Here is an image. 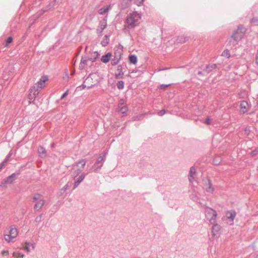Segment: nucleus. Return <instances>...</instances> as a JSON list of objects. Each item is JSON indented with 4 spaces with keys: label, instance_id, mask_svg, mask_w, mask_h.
Returning <instances> with one entry per match:
<instances>
[{
    "label": "nucleus",
    "instance_id": "f257e3e1",
    "mask_svg": "<svg viewBox=\"0 0 258 258\" xmlns=\"http://www.w3.org/2000/svg\"><path fill=\"white\" fill-rule=\"evenodd\" d=\"M141 15L137 11L130 13L126 19V27L128 29H133L140 23Z\"/></svg>",
    "mask_w": 258,
    "mask_h": 258
},
{
    "label": "nucleus",
    "instance_id": "f03ea898",
    "mask_svg": "<svg viewBox=\"0 0 258 258\" xmlns=\"http://www.w3.org/2000/svg\"><path fill=\"white\" fill-rule=\"evenodd\" d=\"M86 163V161L85 159H81L72 165V169L70 170V174L74 180H76V178L81 173L84 169Z\"/></svg>",
    "mask_w": 258,
    "mask_h": 258
},
{
    "label": "nucleus",
    "instance_id": "7ed1b4c3",
    "mask_svg": "<svg viewBox=\"0 0 258 258\" xmlns=\"http://www.w3.org/2000/svg\"><path fill=\"white\" fill-rule=\"evenodd\" d=\"M244 33V28L242 27H238V29L232 35L229 40V43H232L233 46L236 45L237 43V42L243 37Z\"/></svg>",
    "mask_w": 258,
    "mask_h": 258
},
{
    "label": "nucleus",
    "instance_id": "20e7f679",
    "mask_svg": "<svg viewBox=\"0 0 258 258\" xmlns=\"http://www.w3.org/2000/svg\"><path fill=\"white\" fill-rule=\"evenodd\" d=\"M205 216L210 223H215L216 222V218L217 216V212L214 209L206 207L205 210Z\"/></svg>",
    "mask_w": 258,
    "mask_h": 258
},
{
    "label": "nucleus",
    "instance_id": "39448f33",
    "mask_svg": "<svg viewBox=\"0 0 258 258\" xmlns=\"http://www.w3.org/2000/svg\"><path fill=\"white\" fill-rule=\"evenodd\" d=\"M9 234L5 235V239L8 242L13 241V239L18 235L17 229L15 228L11 227Z\"/></svg>",
    "mask_w": 258,
    "mask_h": 258
},
{
    "label": "nucleus",
    "instance_id": "423d86ee",
    "mask_svg": "<svg viewBox=\"0 0 258 258\" xmlns=\"http://www.w3.org/2000/svg\"><path fill=\"white\" fill-rule=\"evenodd\" d=\"M92 76L93 74H90L89 76L85 79L82 86L84 88H91L93 87L95 83L92 82Z\"/></svg>",
    "mask_w": 258,
    "mask_h": 258
},
{
    "label": "nucleus",
    "instance_id": "0eeeda50",
    "mask_svg": "<svg viewBox=\"0 0 258 258\" xmlns=\"http://www.w3.org/2000/svg\"><path fill=\"white\" fill-rule=\"evenodd\" d=\"M204 188L208 192L213 193L214 189L212 186L211 181L209 178L204 180Z\"/></svg>",
    "mask_w": 258,
    "mask_h": 258
},
{
    "label": "nucleus",
    "instance_id": "6e6552de",
    "mask_svg": "<svg viewBox=\"0 0 258 258\" xmlns=\"http://www.w3.org/2000/svg\"><path fill=\"white\" fill-rule=\"evenodd\" d=\"M47 80L48 78L47 76H42L37 83L34 85V89H35L36 87L41 89Z\"/></svg>",
    "mask_w": 258,
    "mask_h": 258
},
{
    "label": "nucleus",
    "instance_id": "1a4fd4ad",
    "mask_svg": "<svg viewBox=\"0 0 258 258\" xmlns=\"http://www.w3.org/2000/svg\"><path fill=\"white\" fill-rule=\"evenodd\" d=\"M236 213L234 211H229L226 213V217L229 220V224L232 225L235 217Z\"/></svg>",
    "mask_w": 258,
    "mask_h": 258
},
{
    "label": "nucleus",
    "instance_id": "9d476101",
    "mask_svg": "<svg viewBox=\"0 0 258 258\" xmlns=\"http://www.w3.org/2000/svg\"><path fill=\"white\" fill-rule=\"evenodd\" d=\"M87 173H81L78 177L76 178V180H75L74 185V189H75L80 184L81 182H82L84 179Z\"/></svg>",
    "mask_w": 258,
    "mask_h": 258
},
{
    "label": "nucleus",
    "instance_id": "9b49d317",
    "mask_svg": "<svg viewBox=\"0 0 258 258\" xmlns=\"http://www.w3.org/2000/svg\"><path fill=\"white\" fill-rule=\"evenodd\" d=\"M196 173V169L194 166H192L190 168L189 175H188V180L190 183H192L195 180V175Z\"/></svg>",
    "mask_w": 258,
    "mask_h": 258
},
{
    "label": "nucleus",
    "instance_id": "f8f14e48",
    "mask_svg": "<svg viewBox=\"0 0 258 258\" xmlns=\"http://www.w3.org/2000/svg\"><path fill=\"white\" fill-rule=\"evenodd\" d=\"M18 175H19V173H13L10 176L4 179V183L5 184H11L13 183L16 179V176Z\"/></svg>",
    "mask_w": 258,
    "mask_h": 258
},
{
    "label": "nucleus",
    "instance_id": "ddd939ff",
    "mask_svg": "<svg viewBox=\"0 0 258 258\" xmlns=\"http://www.w3.org/2000/svg\"><path fill=\"white\" fill-rule=\"evenodd\" d=\"M211 224L213 225L212 228V235L214 236H217L218 235L219 231H220L221 228L220 226L217 223V222H215V223Z\"/></svg>",
    "mask_w": 258,
    "mask_h": 258
},
{
    "label": "nucleus",
    "instance_id": "4468645a",
    "mask_svg": "<svg viewBox=\"0 0 258 258\" xmlns=\"http://www.w3.org/2000/svg\"><path fill=\"white\" fill-rule=\"evenodd\" d=\"M132 0H122L119 4V7L124 10L129 7L131 5Z\"/></svg>",
    "mask_w": 258,
    "mask_h": 258
},
{
    "label": "nucleus",
    "instance_id": "2eb2a0df",
    "mask_svg": "<svg viewBox=\"0 0 258 258\" xmlns=\"http://www.w3.org/2000/svg\"><path fill=\"white\" fill-rule=\"evenodd\" d=\"M249 105L246 101H242L240 102V111L243 113H245L248 108Z\"/></svg>",
    "mask_w": 258,
    "mask_h": 258
},
{
    "label": "nucleus",
    "instance_id": "dca6fc26",
    "mask_svg": "<svg viewBox=\"0 0 258 258\" xmlns=\"http://www.w3.org/2000/svg\"><path fill=\"white\" fill-rule=\"evenodd\" d=\"M116 72L115 74V77L116 79H119L123 78V73L122 71V67L121 65L117 66Z\"/></svg>",
    "mask_w": 258,
    "mask_h": 258
},
{
    "label": "nucleus",
    "instance_id": "f3484780",
    "mask_svg": "<svg viewBox=\"0 0 258 258\" xmlns=\"http://www.w3.org/2000/svg\"><path fill=\"white\" fill-rule=\"evenodd\" d=\"M38 153L41 158H43L47 156V151L42 146L38 147Z\"/></svg>",
    "mask_w": 258,
    "mask_h": 258
},
{
    "label": "nucleus",
    "instance_id": "a211bd4d",
    "mask_svg": "<svg viewBox=\"0 0 258 258\" xmlns=\"http://www.w3.org/2000/svg\"><path fill=\"white\" fill-rule=\"evenodd\" d=\"M45 203V200L42 198L39 201L37 202L34 207L35 210L39 211L43 207Z\"/></svg>",
    "mask_w": 258,
    "mask_h": 258
},
{
    "label": "nucleus",
    "instance_id": "6ab92c4d",
    "mask_svg": "<svg viewBox=\"0 0 258 258\" xmlns=\"http://www.w3.org/2000/svg\"><path fill=\"white\" fill-rule=\"evenodd\" d=\"M31 246L32 249L35 248L34 243L26 242L23 246V249L27 252H30V248Z\"/></svg>",
    "mask_w": 258,
    "mask_h": 258
},
{
    "label": "nucleus",
    "instance_id": "aec40b11",
    "mask_svg": "<svg viewBox=\"0 0 258 258\" xmlns=\"http://www.w3.org/2000/svg\"><path fill=\"white\" fill-rule=\"evenodd\" d=\"M110 6H106L103 7V8L100 9L98 11V13L100 15H103L106 13H107L109 10L111 9Z\"/></svg>",
    "mask_w": 258,
    "mask_h": 258
},
{
    "label": "nucleus",
    "instance_id": "412c9836",
    "mask_svg": "<svg viewBox=\"0 0 258 258\" xmlns=\"http://www.w3.org/2000/svg\"><path fill=\"white\" fill-rule=\"evenodd\" d=\"M217 64H210L208 66H207L205 70V71L207 73H210V72H211L213 70H215L217 68Z\"/></svg>",
    "mask_w": 258,
    "mask_h": 258
},
{
    "label": "nucleus",
    "instance_id": "4be33fe9",
    "mask_svg": "<svg viewBox=\"0 0 258 258\" xmlns=\"http://www.w3.org/2000/svg\"><path fill=\"white\" fill-rule=\"evenodd\" d=\"M112 56V54L111 53L108 52L106 54L103 55L101 57V61L104 63H107L109 60L110 59V58Z\"/></svg>",
    "mask_w": 258,
    "mask_h": 258
},
{
    "label": "nucleus",
    "instance_id": "5701e85b",
    "mask_svg": "<svg viewBox=\"0 0 258 258\" xmlns=\"http://www.w3.org/2000/svg\"><path fill=\"white\" fill-rule=\"evenodd\" d=\"M99 54L97 51H94L91 53V56L88 60H90L92 62L95 61L99 57Z\"/></svg>",
    "mask_w": 258,
    "mask_h": 258
},
{
    "label": "nucleus",
    "instance_id": "b1692460",
    "mask_svg": "<svg viewBox=\"0 0 258 258\" xmlns=\"http://www.w3.org/2000/svg\"><path fill=\"white\" fill-rule=\"evenodd\" d=\"M120 59V54H119L118 55H115L114 56V58L112 59L111 60V65L112 66L116 65L118 63Z\"/></svg>",
    "mask_w": 258,
    "mask_h": 258
},
{
    "label": "nucleus",
    "instance_id": "393cba45",
    "mask_svg": "<svg viewBox=\"0 0 258 258\" xmlns=\"http://www.w3.org/2000/svg\"><path fill=\"white\" fill-rule=\"evenodd\" d=\"M105 155L100 156L97 159L96 162L94 165V167L98 166V164L100 163L103 162L105 161Z\"/></svg>",
    "mask_w": 258,
    "mask_h": 258
},
{
    "label": "nucleus",
    "instance_id": "a878e982",
    "mask_svg": "<svg viewBox=\"0 0 258 258\" xmlns=\"http://www.w3.org/2000/svg\"><path fill=\"white\" fill-rule=\"evenodd\" d=\"M128 59H129L130 62L134 64H136L137 62V60H138L137 57L135 55H131L129 56Z\"/></svg>",
    "mask_w": 258,
    "mask_h": 258
},
{
    "label": "nucleus",
    "instance_id": "bb28decb",
    "mask_svg": "<svg viewBox=\"0 0 258 258\" xmlns=\"http://www.w3.org/2000/svg\"><path fill=\"white\" fill-rule=\"evenodd\" d=\"M109 42V39L107 35H105V36L103 38V39L101 41V44L103 46H106Z\"/></svg>",
    "mask_w": 258,
    "mask_h": 258
},
{
    "label": "nucleus",
    "instance_id": "cd10ccee",
    "mask_svg": "<svg viewBox=\"0 0 258 258\" xmlns=\"http://www.w3.org/2000/svg\"><path fill=\"white\" fill-rule=\"evenodd\" d=\"M42 196L38 194H35L33 197V202H37L42 199Z\"/></svg>",
    "mask_w": 258,
    "mask_h": 258
},
{
    "label": "nucleus",
    "instance_id": "c85d7f7f",
    "mask_svg": "<svg viewBox=\"0 0 258 258\" xmlns=\"http://www.w3.org/2000/svg\"><path fill=\"white\" fill-rule=\"evenodd\" d=\"M31 89H33V91L32 92L33 97L32 98H36L37 96L38 95L39 91H40V89L36 87L35 89H34V86Z\"/></svg>",
    "mask_w": 258,
    "mask_h": 258
},
{
    "label": "nucleus",
    "instance_id": "c756f323",
    "mask_svg": "<svg viewBox=\"0 0 258 258\" xmlns=\"http://www.w3.org/2000/svg\"><path fill=\"white\" fill-rule=\"evenodd\" d=\"M87 59H84L83 58L81 59V63L80 65V68L81 69H83L85 66L87 64Z\"/></svg>",
    "mask_w": 258,
    "mask_h": 258
},
{
    "label": "nucleus",
    "instance_id": "7c9ffc66",
    "mask_svg": "<svg viewBox=\"0 0 258 258\" xmlns=\"http://www.w3.org/2000/svg\"><path fill=\"white\" fill-rule=\"evenodd\" d=\"M124 82L119 81L117 83V87L119 90H122L124 88Z\"/></svg>",
    "mask_w": 258,
    "mask_h": 258
},
{
    "label": "nucleus",
    "instance_id": "2f4dec72",
    "mask_svg": "<svg viewBox=\"0 0 258 258\" xmlns=\"http://www.w3.org/2000/svg\"><path fill=\"white\" fill-rule=\"evenodd\" d=\"M118 108L119 109V111L122 114L125 113L127 110V107L126 106H120Z\"/></svg>",
    "mask_w": 258,
    "mask_h": 258
},
{
    "label": "nucleus",
    "instance_id": "473e14b6",
    "mask_svg": "<svg viewBox=\"0 0 258 258\" xmlns=\"http://www.w3.org/2000/svg\"><path fill=\"white\" fill-rule=\"evenodd\" d=\"M187 40V38L185 37H184V36L179 37L177 39L178 42H179L180 43H184V42H186Z\"/></svg>",
    "mask_w": 258,
    "mask_h": 258
},
{
    "label": "nucleus",
    "instance_id": "72a5a7b5",
    "mask_svg": "<svg viewBox=\"0 0 258 258\" xmlns=\"http://www.w3.org/2000/svg\"><path fill=\"white\" fill-rule=\"evenodd\" d=\"M222 55L223 56H226L227 58H229L230 57V54L229 51L228 49L225 50L222 53Z\"/></svg>",
    "mask_w": 258,
    "mask_h": 258
},
{
    "label": "nucleus",
    "instance_id": "f704fd0d",
    "mask_svg": "<svg viewBox=\"0 0 258 258\" xmlns=\"http://www.w3.org/2000/svg\"><path fill=\"white\" fill-rule=\"evenodd\" d=\"M145 0H135V4L138 6H141L143 5Z\"/></svg>",
    "mask_w": 258,
    "mask_h": 258
},
{
    "label": "nucleus",
    "instance_id": "c9c22d12",
    "mask_svg": "<svg viewBox=\"0 0 258 258\" xmlns=\"http://www.w3.org/2000/svg\"><path fill=\"white\" fill-rule=\"evenodd\" d=\"M69 188L68 184L65 185L60 190V195H62L63 192L66 191Z\"/></svg>",
    "mask_w": 258,
    "mask_h": 258
},
{
    "label": "nucleus",
    "instance_id": "e433bc0d",
    "mask_svg": "<svg viewBox=\"0 0 258 258\" xmlns=\"http://www.w3.org/2000/svg\"><path fill=\"white\" fill-rule=\"evenodd\" d=\"M12 154L9 153V154L6 156L5 160L1 163V165H4L5 163H6L9 159L10 157L11 156Z\"/></svg>",
    "mask_w": 258,
    "mask_h": 258
},
{
    "label": "nucleus",
    "instance_id": "4c0bfd02",
    "mask_svg": "<svg viewBox=\"0 0 258 258\" xmlns=\"http://www.w3.org/2000/svg\"><path fill=\"white\" fill-rule=\"evenodd\" d=\"M42 216L43 214H41L38 216L36 217V218H35V222L37 223H40L42 221Z\"/></svg>",
    "mask_w": 258,
    "mask_h": 258
},
{
    "label": "nucleus",
    "instance_id": "58836bf2",
    "mask_svg": "<svg viewBox=\"0 0 258 258\" xmlns=\"http://www.w3.org/2000/svg\"><path fill=\"white\" fill-rule=\"evenodd\" d=\"M170 85V84H168V85L162 84L160 86V89L164 90V89H166L168 87H169Z\"/></svg>",
    "mask_w": 258,
    "mask_h": 258
},
{
    "label": "nucleus",
    "instance_id": "ea45409f",
    "mask_svg": "<svg viewBox=\"0 0 258 258\" xmlns=\"http://www.w3.org/2000/svg\"><path fill=\"white\" fill-rule=\"evenodd\" d=\"M166 111L165 110L163 109L159 111L157 114L159 116H163L166 113Z\"/></svg>",
    "mask_w": 258,
    "mask_h": 258
},
{
    "label": "nucleus",
    "instance_id": "a19ab883",
    "mask_svg": "<svg viewBox=\"0 0 258 258\" xmlns=\"http://www.w3.org/2000/svg\"><path fill=\"white\" fill-rule=\"evenodd\" d=\"M250 22L253 24H255L258 22V18L256 17L253 18L251 19Z\"/></svg>",
    "mask_w": 258,
    "mask_h": 258
},
{
    "label": "nucleus",
    "instance_id": "79ce46f5",
    "mask_svg": "<svg viewBox=\"0 0 258 258\" xmlns=\"http://www.w3.org/2000/svg\"><path fill=\"white\" fill-rule=\"evenodd\" d=\"M33 91V89H30V94L29 95V98L30 99V100H32L33 99H35V98H32L33 97V95H32V92Z\"/></svg>",
    "mask_w": 258,
    "mask_h": 258
},
{
    "label": "nucleus",
    "instance_id": "37998d69",
    "mask_svg": "<svg viewBox=\"0 0 258 258\" xmlns=\"http://www.w3.org/2000/svg\"><path fill=\"white\" fill-rule=\"evenodd\" d=\"M2 255H8L9 254V252L8 250H3L1 252Z\"/></svg>",
    "mask_w": 258,
    "mask_h": 258
},
{
    "label": "nucleus",
    "instance_id": "c03bdc74",
    "mask_svg": "<svg viewBox=\"0 0 258 258\" xmlns=\"http://www.w3.org/2000/svg\"><path fill=\"white\" fill-rule=\"evenodd\" d=\"M69 91H66L61 96V99H64L68 94Z\"/></svg>",
    "mask_w": 258,
    "mask_h": 258
},
{
    "label": "nucleus",
    "instance_id": "a18cd8bd",
    "mask_svg": "<svg viewBox=\"0 0 258 258\" xmlns=\"http://www.w3.org/2000/svg\"><path fill=\"white\" fill-rule=\"evenodd\" d=\"M12 41V38L11 37H9L8 38L6 41V45H7L8 44L11 43Z\"/></svg>",
    "mask_w": 258,
    "mask_h": 258
},
{
    "label": "nucleus",
    "instance_id": "49530a36",
    "mask_svg": "<svg viewBox=\"0 0 258 258\" xmlns=\"http://www.w3.org/2000/svg\"><path fill=\"white\" fill-rule=\"evenodd\" d=\"M102 165H103V163H102L100 165H98L97 167H96V169L94 170V171L95 172H97L98 170L101 168Z\"/></svg>",
    "mask_w": 258,
    "mask_h": 258
},
{
    "label": "nucleus",
    "instance_id": "de8ad7c7",
    "mask_svg": "<svg viewBox=\"0 0 258 258\" xmlns=\"http://www.w3.org/2000/svg\"><path fill=\"white\" fill-rule=\"evenodd\" d=\"M205 123H206L208 125H210L211 124V122H210V119L209 117H207L206 120H205Z\"/></svg>",
    "mask_w": 258,
    "mask_h": 258
},
{
    "label": "nucleus",
    "instance_id": "09e8293b",
    "mask_svg": "<svg viewBox=\"0 0 258 258\" xmlns=\"http://www.w3.org/2000/svg\"><path fill=\"white\" fill-rule=\"evenodd\" d=\"M18 255L17 256V258H24L25 255L24 254H22L21 253H18Z\"/></svg>",
    "mask_w": 258,
    "mask_h": 258
},
{
    "label": "nucleus",
    "instance_id": "8fccbe9b",
    "mask_svg": "<svg viewBox=\"0 0 258 258\" xmlns=\"http://www.w3.org/2000/svg\"><path fill=\"white\" fill-rule=\"evenodd\" d=\"M106 24L105 23H104V24L102 23V24H100V27L102 30H104L106 28Z\"/></svg>",
    "mask_w": 258,
    "mask_h": 258
},
{
    "label": "nucleus",
    "instance_id": "3c124183",
    "mask_svg": "<svg viewBox=\"0 0 258 258\" xmlns=\"http://www.w3.org/2000/svg\"><path fill=\"white\" fill-rule=\"evenodd\" d=\"M255 62L257 64H258V49H257V54L256 55Z\"/></svg>",
    "mask_w": 258,
    "mask_h": 258
},
{
    "label": "nucleus",
    "instance_id": "603ef678",
    "mask_svg": "<svg viewBox=\"0 0 258 258\" xmlns=\"http://www.w3.org/2000/svg\"><path fill=\"white\" fill-rule=\"evenodd\" d=\"M214 163H215V164H218L220 163V161H216V160H215L214 161Z\"/></svg>",
    "mask_w": 258,
    "mask_h": 258
},
{
    "label": "nucleus",
    "instance_id": "864d4df0",
    "mask_svg": "<svg viewBox=\"0 0 258 258\" xmlns=\"http://www.w3.org/2000/svg\"><path fill=\"white\" fill-rule=\"evenodd\" d=\"M166 69H167V68L160 69H159L158 71H161L165 70Z\"/></svg>",
    "mask_w": 258,
    "mask_h": 258
},
{
    "label": "nucleus",
    "instance_id": "5fc2aeb1",
    "mask_svg": "<svg viewBox=\"0 0 258 258\" xmlns=\"http://www.w3.org/2000/svg\"><path fill=\"white\" fill-rule=\"evenodd\" d=\"M122 104L123 103L122 102H120V103H119V104H118V108H119L120 106H121Z\"/></svg>",
    "mask_w": 258,
    "mask_h": 258
},
{
    "label": "nucleus",
    "instance_id": "6e6d98bb",
    "mask_svg": "<svg viewBox=\"0 0 258 258\" xmlns=\"http://www.w3.org/2000/svg\"><path fill=\"white\" fill-rule=\"evenodd\" d=\"M13 256H17V253H16V252H13Z\"/></svg>",
    "mask_w": 258,
    "mask_h": 258
},
{
    "label": "nucleus",
    "instance_id": "4d7b16f0",
    "mask_svg": "<svg viewBox=\"0 0 258 258\" xmlns=\"http://www.w3.org/2000/svg\"><path fill=\"white\" fill-rule=\"evenodd\" d=\"M199 75H202V72H199L198 73Z\"/></svg>",
    "mask_w": 258,
    "mask_h": 258
},
{
    "label": "nucleus",
    "instance_id": "13d9d810",
    "mask_svg": "<svg viewBox=\"0 0 258 258\" xmlns=\"http://www.w3.org/2000/svg\"><path fill=\"white\" fill-rule=\"evenodd\" d=\"M248 131H249V129H247V128L245 129V132H247Z\"/></svg>",
    "mask_w": 258,
    "mask_h": 258
}]
</instances>
